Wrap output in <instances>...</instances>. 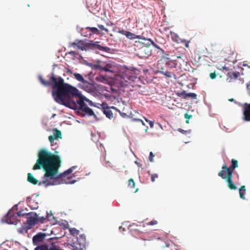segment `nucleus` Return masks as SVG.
<instances>
[{
    "mask_svg": "<svg viewBox=\"0 0 250 250\" xmlns=\"http://www.w3.org/2000/svg\"><path fill=\"white\" fill-rule=\"evenodd\" d=\"M38 78L44 86H52V97L57 103L76 111V113L82 117L86 115L93 116L96 121H100L93 109L88 107L85 102L92 106L95 105V103L83 96L76 87L64 83L61 77L55 75L53 71L49 81L44 80L41 75L38 76Z\"/></svg>",
    "mask_w": 250,
    "mask_h": 250,
    "instance_id": "f257e3e1",
    "label": "nucleus"
},
{
    "mask_svg": "<svg viewBox=\"0 0 250 250\" xmlns=\"http://www.w3.org/2000/svg\"><path fill=\"white\" fill-rule=\"evenodd\" d=\"M58 151H55V154L48 150L43 148L40 150L38 159L33 166V170L43 169L45 173L42 180L39 183V186L44 185L45 188L50 186L57 185V181L64 176L71 174L73 170L71 167L64 172L58 174L59 169L61 166V160L59 156L56 155Z\"/></svg>",
    "mask_w": 250,
    "mask_h": 250,
    "instance_id": "f03ea898",
    "label": "nucleus"
},
{
    "mask_svg": "<svg viewBox=\"0 0 250 250\" xmlns=\"http://www.w3.org/2000/svg\"><path fill=\"white\" fill-rule=\"evenodd\" d=\"M23 210H21L16 213H12V209H9L7 214L2 218L1 222L9 225H16L20 220L17 219V217L26 216L28 213H23Z\"/></svg>",
    "mask_w": 250,
    "mask_h": 250,
    "instance_id": "7ed1b4c3",
    "label": "nucleus"
},
{
    "mask_svg": "<svg viewBox=\"0 0 250 250\" xmlns=\"http://www.w3.org/2000/svg\"><path fill=\"white\" fill-rule=\"evenodd\" d=\"M47 236H49V234H48L47 233H44L42 232L37 233L36 235L33 236L32 238L33 245L34 246H36V247H38L40 246H47L48 247L57 246L55 244L54 242H51L49 244L43 243L45 237Z\"/></svg>",
    "mask_w": 250,
    "mask_h": 250,
    "instance_id": "20e7f679",
    "label": "nucleus"
},
{
    "mask_svg": "<svg viewBox=\"0 0 250 250\" xmlns=\"http://www.w3.org/2000/svg\"><path fill=\"white\" fill-rule=\"evenodd\" d=\"M134 72L133 68L130 69L124 65L121 69L118 76L121 79H123L125 82H134L136 79V77L134 75Z\"/></svg>",
    "mask_w": 250,
    "mask_h": 250,
    "instance_id": "39448f33",
    "label": "nucleus"
},
{
    "mask_svg": "<svg viewBox=\"0 0 250 250\" xmlns=\"http://www.w3.org/2000/svg\"><path fill=\"white\" fill-rule=\"evenodd\" d=\"M26 214L27 217L26 224L28 229H31L38 223L37 214L35 212H30Z\"/></svg>",
    "mask_w": 250,
    "mask_h": 250,
    "instance_id": "423d86ee",
    "label": "nucleus"
},
{
    "mask_svg": "<svg viewBox=\"0 0 250 250\" xmlns=\"http://www.w3.org/2000/svg\"><path fill=\"white\" fill-rule=\"evenodd\" d=\"M85 47L82 48V51L98 50L100 42H94L93 41H89L86 39L85 40Z\"/></svg>",
    "mask_w": 250,
    "mask_h": 250,
    "instance_id": "0eeeda50",
    "label": "nucleus"
},
{
    "mask_svg": "<svg viewBox=\"0 0 250 250\" xmlns=\"http://www.w3.org/2000/svg\"><path fill=\"white\" fill-rule=\"evenodd\" d=\"M242 119L245 122H250V103H244L242 107Z\"/></svg>",
    "mask_w": 250,
    "mask_h": 250,
    "instance_id": "6e6552de",
    "label": "nucleus"
},
{
    "mask_svg": "<svg viewBox=\"0 0 250 250\" xmlns=\"http://www.w3.org/2000/svg\"><path fill=\"white\" fill-rule=\"evenodd\" d=\"M101 109L103 113L106 117L109 119H111L113 118V114L112 111L110 109L109 106L106 102H103L101 104Z\"/></svg>",
    "mask_w": 250,
    "mask_h": 250,
    "instance_id": "1a4fd4ad",
    "label": "nucleus"
},
{
    "mask_svg": "<svg viewBox=\"0 0 250 250\" xmlns=\"http://www.w3.org/2000/svg\"><path fill=\"white\" fill-rule=\"evenodd\" d=\"M86 236L84 234H82L79 235V237L77 238V245H79L78 250H86Z\"/></svg>",
    "mask_w": 250,
    "mask_h": 250,
    "instance_id": "9d476101",
    "label": "nucleus"
},
{
    "mask_svg": "<svg viewBox=\"0 0 250 250\" xmlns=\"http://www.w3.org/2000/svg\"><path fill=\"white\" fill-rule=\"evenodd\" d=\"M140 41H136L135 43H138L144 45L146 48H148L151 44L152 40L150 38H146L141 35V39H139Z\"/></svg>",
    "mask_w": 250,
    "mask_h": 250,
    "instance_id": "9b49d317",
    "label": "nucleus"
},
{
    "mask_svg": "<svg viewBox=\"0 0 250 250\" xmlns=\"http://www.w3.org/2000/svg\"><path fill=\"white\" fill-rule=\"evenodd\" d=\"M178 96L187 99L188 98H191L193 99H197V95L194 93H187L186 91L184 90L178 94Z\"/></svg>",
    "mask_w": 250,
    "mask_h": 250,
    "instance_id": "f8f14e48",
    "label": "nucleus"
},
{
    "mask_svg": "<svg viewBox=\"0 0 250 250\" xmlns=\"http://www.w3.org/2000/svg\"><path fill=\"white\" fill-rule=\"evenodd\" d=\"M77 28H78V26ZM87 30H88V29H86V27L85 28H82L80 30L77 29L78 32L80 33L82 36L90 38L92 35V34L89 31H87Z\"/></svg>",
    "mask_w": 250,
    "mask_h": 250,
    "instance_id": "ddd939ff",
    "label": "nucleus"
},
{
    "mask_svg": "<svg viewBox=\"0 0 250 250\" xmlns=\"http://www.w3.org/2000/svg\"><path fill=\"white\" fill-rule=\"evenodd\" d=\"M27 180L28 182L33 185L38 184L39 185V183L40 182H39L38 180H37L35 178H34L33 175L30 173H28L27 174Z\"/></svg>",
    "mask_w": 250,
    "mask_h": 250,
    "instance_id": "4468645a",
    "label": "nucleus"
},
{
    "mask_svg": "<svg viewBox=\"0 0 250 250\" xmlns=\"http://www.w3.org/2000/svg\"><path fill=\"white\" fill-rule=\"evenodd\" d=\"M85 40H76L75 42L72 43V45H76L78 47V48L81 49L82 50V48L83 47H85Z\"/></svg>",
    "mask_w": 250,
    "mask_h": 250,
    "instance_id": "2eb2a0df",
    "label": "nucleus"
},
{
    "mask_svg": "<svg viewBox=\"0 0 250 250\" xmlns=\"http://www.w3.org/2000/svg\"><path fill=\"white\" fill-rule=\"evenodd\" d=\"M75 78L79 82H81L83 84L87 83V81L85 80L83 76L80 73H73Z\"/></svg>",
    "mask_w": 250,
    "mask_h": 250,
    "instance_id": "dca6fc26",
    "label": "nucleus"
},
{
    "mask_svg": "<svg viewBox=\"0 0 250 250\" xmlns=\"http://www.w3.org/2000/svg\"><path fill=\"white\" fill-rule=\"evenodd\" d=\"M232 178L231 177H228L227 179L228 187L230 189L235 190L237 189V187L233 184Z\"/></svg>",
    "mask_w": 250,
    "mask_h": 250,
    "instance_id": "f3484780",
    "label": "nucleus"
},
{
    "mask_svg": "<svg viewBox=\"0 0 250 250\" xmlns=\"http://www.w3.org/2000/svg\"><path fill=\"white\" fill-rule=\"evenodd\" d=\"M125 37L129 40L141 39V35H136L134 33H132L128 31L127 32Z\"/></svg>",
    "mask_w": 250,
    "mask_h": 250,
    "instance_id": "a211bd4d",
    "label": "nucleus"
},
{
    "mask_svg": "<svg viewBox=\"0 0 250 250\" xmlns=\"http://www.w3.org/2000/svg\"><path fill=\"white\" fill-rule=\"evenodd\" d=\"M163 55H162V58L164 59H166L168 61L166 62V63L167 64H168L169 63V62H172L173 63V64L174 65V67H176V63L175 62V61L171 59L169 56V54H167V53H165L164 52V54H162Z\"/></svg>",
    "mask_w": 250,
    "mask_h": 250,
    "instance_id": "6ab92c4d",
    "label": "nucleus"
},
{
    "mask_svg": "<svg viewBox=\"0 0 250 250\" xmlns=\"http://www.w3.org/2000/svg\"><path fill=\"white\" fill-rule=\"evenodd\" d=\"M158 73L165 75L167 78H171L172 77V76H174L175 78V75L169 71H164L163 70H160L158 72Z\"/></svg>",
    "mask_w": 250,
    "mask_h": 250,
    "instance_id": "aec40b11",
    "label": "nucleus"
},
{
    "mask_svg": "<svg viewBox=\"0 0 250 250\" xmlns=\"http://www.w3.org/2000/svg\"><path fill=\"white\" fill-rule=\"evenodd\" d=\"M239 72H234V71H229L227 73V76L232 79V78H234L235 79H236L238 78V77L239 76Z\"/></svg>",
    "mask_w": 250,
    "mask_h": 250,
    "instance_id": "412c9836",
    "label": "nucleus"
},
{
    "mask_svg": "<svg viewBox=\"0 0 250 250\" xmlns=\"http://www.w3.org/2000/svg\"><path fill=\"white\" fill-rule=\"evenodd\" d=\"M239 193L240 198L243 199H245V195L246 194V187L245 186H242L239 189Z\"/></svg>",
    "mask_w": 250,
    "mask_h": 250,
    "instance_id": "4be33fe9",
    "label": "nucleus"
},
{
    "mask_svg": "<svg viewBox=\"0 0 250 250\" xmlns=\"http://www.w3.org/2000/svg\"><path fill=\"white\" fill-rule=\"evenodd\" d=\"M112 64L110 63H105V65L102 66V71L106 72H112V71L110 70L112 68Z\"/></svg>",
    "mask_w": 250,
    "mask_h": 250,
    "instance_id": "5701e85b",
    "label": "nucleus"
},
{
    "mask_svg": "<svg viewBox=\"0 0 250 250\" xmlns=\"http://www.w3.org/2000/svg\"><path fill=\"white\" fill-rule=\"evenodd\" d=\"M28 229L27 226L22 225L21 228L18 229V232L20 234H25L27 233Z\"/></svg>",
    "mask_w": 250,
    "mask_h": 250,
    "instance_id": "b1692460",
    "label": "nucleus"
},
{
    "mask_svg": "<svg viewBox=\"0 0 250 250\" xmlns=\"http://www.w3.org/2000/svg\"><path fill=\"white\" fill-rule=\"evenodd\" d=\"M95 80L97 82H101L104 83H106L107 81L106 78L103 75H99L97 76L95 78Z\"/></svg>",
    "mask_w": 250,
    "mask_h": 250,
    "instance_id": "393cba45",
    "label": "nucleus"
},
{
    "mask_svg": "<svg viewBox=\"0 0 250 250\" xmlns=\"http://www.w3.org/2000/svg\"><path fill=\"white\" fill-rule=\"evenodd\" d=\"M90 82H88L87 81V83H84L85 84H86V85H91L92 86V87L93 88H94L95 89H97L98 87L99 88L100 87V85L95 83L93 79H91V80H90Z\"/></svg>",
    "mask_w": 250,
    "mask_h": 250,
    "instance_id": "a878e982",
    "label": "nucleus"
},
{
    "mask_svg": "<svg viewBox=\"0 0 250 250\" xmlns=\"http://www.w3.org/2000/svg\"><path fill=\"white\" fill-rule=\"evenodd\" d=\"M98 50L100 51H102L107 53H109L110 52V51L112 50V49L108 47L104 46L100 44H99V45Z\"/></svg>",
    "mask_w": 250,
    "mask_h": 250,
    "instance_id": "bb28decb",
    "label": "nucleus"
},
{
    "mask_svg": "<svg viewBox=\"0 0 250 250\" xmlns=\"http://www.w3.org/2000/svg\"><path fill=\"white\" fill-rule=\"evenodd\" d=\"M86 29H88L93 34L96 35H100V31L96 27H87Z\"/></svg>",
    "mask_w": 250,
    "mask_h": 250,
    "instance_id": "cd10ccee",
    "label": "nucleus"
},
{
    "mask_svg": "<svg viewBox=\"0 0 250 250\" xmlns=\"http://www.w3.org/2000/svg\"><path fill=\"white\" fill-rule=\"evenodd\" d=\"M53 136L55 138V139H57L58 138H62V133L61 132L57 129H55L53 133Z\"/></svg>",
    "mask_w": 250,
    "mask_h": 250,
    "instance_id": "c85d7f7f",
    "label": "nucleus"
},
{
    "mask_svg": "<svg viewBox=\"0 0 250 250\" xmlns=\"http://www.w3.org/2000/svg\"><path fill=\"white\" fill-rule=\"evenodd\" d=\"M234 169H232L230 167L227 168L226 170H225V173L227 174L228 178L231 177L232 178V173Z\"/></svg>",
    "mask_w": 250,
    "mask_h": 250,
    "instance_id": "c756f323",
    "label": "nucleus"
},
{
    "mask_svg": "<svg viewBox=\"0 0 250 250\" xmlns=\"http://www.w3.org/2000/svg\"><path fill=\"white\" fill-rule=\"evenodd\" d=\"M69 230L70 234L73 236L77 235L79 233V230L74 228L69 229Z\"/></svg>",
    "mask_w": 250,
    "mask_h": 250,
    "instance_id": "7c9ffc66",
    "label": "nucleus"
},
{
    "mask_svg": "<svg viewBox=\"0 0 250 250\" xmlns=\"http://www.w3.org/2000/svg\"><path fill=\"white\" fill-rule=\"evenodd\" d=\"M230 167L232 168V169H234L235 168L238 167V162L237 160L234 159H232L231 161V165Z\"/></svg>",
    "mask_w": 250,
    "mask_h": 250,
    "instance_id": "2f4dec72",
    "label": "nucleus"
},
{
    "mask_svg": "<svg viewBox=\"0 0 250 250\" xmlns=\"http://www.w3.org/2000/svg\"><path fill=\"white\" fill-rule=\"evenodd\" d=\"M64 223L62 222L61 223H58V224H59L60 226L62 227L64 229H68L69 227V224L68 222L66 220H64ZM57 224H58V223L56 222L54 223L53 225H55Z\"/></svg>",
    "mask_w": 250,
    "mask_h": 250,
    "instance_id": "473e14b6",
    "label": "nucleus"
},
{
    "mask_svg": "<svg viewBox=\"0 0 250 250\" xmlns=\"http://www.w3.org/2000/svg\"><path fill=\"white\" fill-rule=\"evenodd\" d=\"M218 176L222 177L224 179H227L228 176L227 174L225 173V170H222L218 173Z\"/></svg>",
    "mask_w": 250,
    "mask_h": 250,
    "instance_id": "72a5a7b5",
    "label": "nucleus"
},
{
    "mask_svg": "<svg viewBox=\"0 0 250 250\" xmlns=\"http://www.w3.org/2000/svg\"><path fill=\"white\" fill-rule=\"evenodd\" d=\"M151 42L152 43L151 45L154 46L155 48L159 49L161 54H164V50L162 49L159 45L156 44L153 41Z\"/></svg>",
    "mask_w": 250,
    "mask_h": 250,
    "instance_id": "f704fd0d",
    "label": "nucleus"
},
{
    "mask_svg": "<svg viewBox=\"0 0 250 250\" xmlns=\"http://www.w3.org/2000/svg\"><path fill=\"white\" fill-rule=\"evenodd\" d=\"M178 131L183 134H190L191 133V130L190 129H188V130H185L182 128H178Z\"/></svg>",
    "mask_w": 250,
    "mask_h": 250,
    "instance_id": "c9c22d12",
    "label": "nucleus"
},
{
    "mask_svg": "<svg viewBox=\"0 0 250 250\" xmlns=\"http://www.w3.org/2000/svg\"><path fill=\"white\" fill-rule=\"evenodd\" d=\"M46 219V217L44 216L39 217L37 215V220L38 222H40L41 223H43L45 220Z\"/></svg>",
    "mask_w": 250,
    "mask_h": 250,
    "instance_id": "e433bc0d",
    "label": "nucleus"
},
{
    "mask_svg": "<svg viewBox=\"0 0 250 250\" xmlns=\"http://www.w3.org/2000/svg\"><path fill=\"white\" fill-rule=\"evenodd\" d=\"M102 65L98 64L96 63L94 64L93 70H99L101 71H102Z\"/></svg>",
    "mask_w": 250,
    "mask_h": 250,
    "instance_id": "4c0bfd02",
    "label": "nucleus"
},
{
    "mask_svg": "<svg viewBox=\"0 0 250 250\" xmlns=\"http://www.w3.org/2000/svg\"><path fill=\"white\" fill-rule=\"evenodd\" d=\"M76 181H77L76 180H73L69 181H65L64 183L61 182V183H58L57 184H60L64 183V184H66V185H68V184L72 185V184H74V183H75L76 182Z\"/></svg>",
    "mask_w": 250,
    "mask_h": 250,
    "instance_id": "58836bf2",
    "label": "nucleus"
},
{
    "mask_svg": "<svg viewBox=\"0 0 250 250\" xmlns=\"http://www.w3.org/2000/svg\"><path fill=\"white\" fill-rule=\"evenodd\" d=\"M184 117L186 119H187V120L186 121V123H189L188 120H189L190 119H191L192 118V116L191 115H189L188 113H186L184 115Z\"/></svg>",
    "mask_w": 250,
    "mask_h": 250,
    "instance_id": "ea45409f",
    "label": "nucleus"
},
{
    "mask_svg": "<svg viewBox=\"0 0 250 250\" xmlns=\"http://www.w3.org/2000/svg\"><path fill=\"white\" fill-rule=\"evenodd\" d=\"M97 26L100 29V30H103V31H105L106 32H108V30L107 28H105V27L103 25L98 24Z\"/></svg>",
    "mask_w": 250,
    "mask_h": 250,
    "instance_id": "a19ab883",
    "label": "nucleus"
},
{
    "mask_svg": "<svg viewBox=\"0 0 250 250\" xmlns=\"http://www.w3.org/2000/svg\"><path fill=\"white\" fill-rule=\"evenodd\" d=\"M154 157V155L152 151L150 152L149 155L148 157L149 161L151 162H153V157Z\"/></svg>",
    "mask_w": 250,
    "mask_h": 250,
    "instance_id": "79ce46f5",
    "label": "nucleus"
},
{
    "mask_svg": "<svg viewBox=\"0 0 250 250\" xmlns=\"http://www.w3.org/2000/svg\"><path fill=\"white\" fill-rule=\"evenodd\" d=\"M64 235H62V236H56V237H50L49 238H48L47 240L50 241V243H51V242H52V241L54 240H57L58 239V238H61L62 237V236H63Z\"/></svg>",
    "mask_w": 250,
    "mask_h": 250,
    "instance_id": "37998d69",
    "label": "nucleus"
},
{
    "mask_svg": "<svg viewBox=\"0 0 250 250\" xmlns=\"http://www.w3.org/2000/svg\"><path fill=\"white\" fill-rule=\"evenodd\" d=\"M51 149L52 150H55L58 147L57 143L55 142H53L52 144H51Z\"/></svg>",
    "mask_w": 250,
    "mask_h": 250,
    "instance_id": "c03bdc74",
    "label": "nucleus"
},
{
    "mask_svg": "<svg viewBox=\"0 0 250 250\" xmlns=\"http://www.w3.org/2000/svg\"><path fill=\"white\" fill-rule=\"evenodd\" d=\"M128 185L132 188H134L135 186V183L132 179H130L128 181Z\"/></svg>",
    "mask_w": 250,
    "mask_h": 250,
    "instance_id": "a18cd8bd",
    "label": "nucleus"
},
{
    "mask_svg": "<svg viewBox=\"0 0 250 250\" xmlns=\"http://www.w3.org/2000/svg\"><path fill=\"white\" fill-rule=\"evenodd\" d=\"M158 177V175L157 174H152L151 175V180L152 182L155 181V179L156 178Z\"/></svg>",
    "mask_w": 250,
    "mask_h": 250,
    "instance_id": "49530a36",
    "label": "nucleus"
},
{
    "mask_svg": "<svg viewBox=\"0 0 250 250\" xmlns=\"http://www.w3.org/2000/svg\"><path fill=\"white\" fill-rule=\"evenodd\" d=\"M204 104L206 106H207V107H208L209 112H211V104L207 103L206 101H204Z\"/></svg>",
    "mask_w": 250,
    "mask_h": 250,
    "instance_id": "de8ad7c7",
    "label": "nucleus"
},
{
    "mask_svg": "<svg viewBox=\"0 0 250 250\" xmlns=\"http://www.w3.org/2000/svg\"><path fill=\"white\" fill-rule=\"evenodd\" d=\"M48 139L50 144H52L53 142H55V140H56L55 138L53 135L49 136L48 137Z\"/></svg>",
    "mask_w": 250,
    "mask_h": 250,
    "instance_id": "09e8293b",
    "label": "nucleus"
},
{
    "mask_svg": "<svg viewBox=\"0 0 250 250\" xmlns=\"http://www.w3.org/2000/svg\"><path fill=\"white\" fill-rule=\"evenodd\" d=\"M10 209H12V213H15L14 211L18 209V204L14 205Z\"/></svg>",
    "mask_w": 250,
    "mask_h": 250,
    "instance_id": "8fccbe9b",
    "label": "nucleus"
},
{
    "mask_svg": "<svg viewBox=\"0 0 250 250\" xmlns=\"http://www.w3.org/2000/svg\"><path fill=\"white\" fill-rule=\"evenodd\" d=\"M128 31H125L123 29H119L118 32L122 35H125L126 36V33Z\"/></svg>",
    "mask_w": 250,
    "mask_h": 250,
    "instance_id": "3c124183",
    "label": "nucleus"
},
{
    "mask_svg": "<svg viewBox=\"0 0 250 250\" xmlns=\"http://www.w3.org/2000/svg\"><path fill=\"white\" fill-rule=\"evenodd\" d=\"M137 225H135V224H132V225H130L129 227H128V229H129L130 230H137V229L136 228H134V227H137Z\"/></svg>",
    "mask_w": 250,
    "mask_h": 250,
    "instance_id": "603ef678",
    "label": "nucleus"
},
{
    "mask_svg": "<svg viewBox=\"0 0 250 250\" xmlns=\"http://www.w3.org/2000/svg\"><path fill=\"white\" fill-rule=\"evenodd\" d=\"M94 64H93L92 63H90V62H85V65H87V66H88L90 67H91L92 69L93 70V68H94Z\"/></svg>",
    "mask_w": 250,
    "mask_h": 250,
    "instance_id": "864d4df0",
    "label": "nucleus"
},
{
    "mask_svg": "<svg viewBox=\"0 0 250 250\" xmlns=\"http://www.w3.org/2000/svg\"><path fill=\"white\" fill-rule=\"evenodd\" d=\"M118 113L120 114V115L123 118H125V117H128V115H127L125 113L122 112L120 110V112H118Z\"/></svg>",
    "mask_w": 250,
    "mask_h": 250,
    "instance_id": "5fc2aeb1",
    "label": "nucleus"
},
{
    "mask_svg": "<svg viewBox=\"0 0 250 250\" xmlns=\"http://www.w3.org/2000/svg\"><path fill=\"white\" fill-rule=\"evenodd\" d=\"M82 84L83 88L84 90H90V89L89 88V85H86V84H83L82 83Z\"/></svg>",
    "mask_w": 250,
    "mask_h": 250,
    "instance_id": "6e6d98bb",
    "label": "nucleus"
},
{
    "mask_svg": "<svg viewBox=\"0 0 250 250\" xmlns=\"http://www.w3.org/2000/svg\"><path fill=\"white\" fill-rule=\"evenodd\" d=\"M88 77L89 80L93 79L94 77V74L93 73V72L92 71L88 73Z\"/></svg>",
    "mask_w": 250,
    "mask_h": 250,
    "instance_id": "4d7b16f0",
    "label": "nucleus"
},
{
    "mask_svg": "<svg viewBox=\"0 0 250 250\" xmlns=\"http://www.w3.org/2000/svg\"><path fill=\"white\" fill-rule=\"evenodd\" d=\"M209 76L211 79H214L216 77V74L215 73H211Z\"/></svg>",
    "mask_w": 250,
    "mask_h": 250,
    "instance_id": "13d9d810",
    "label": "nucleus"
},
{
    "mask_svg": "<svg viewBox=\"0 0 250 250\" xmlns=\"http://www.w3.org/2000/svg\"><path fill=\"white\" fill-rule=\"evenodd\" d=\"M157 223H158V222H157V221H156V220H152V221H150L148 223V224L149 225L152 226V225H156Z\"/></svg>",
    "mask_w": 250,
    "mask_h": 250,
    "instance_id": "bf43d9fd",
    "label": "nucleus"
},
{
    "mask_svg": "<svg viewBox=\"0 0 250 250\" xmlns=\"http://www.w3.org/2000/svg\"><path fill=\"white\" fill-rule=\"evenodd\" d=\"M53 216V214L51 212H50V213H49L47 211H46V218L48 219V220H49V218L50 217V216Z\"/></svg>",
    "mask_w": 250,
    "mask_h": 250,
    "instance_id": "052dcab7",
    "label": "nucleus"
},
{
    "mask_svg": "<svg viewBox=\"0 0 250 250\" xmlns=\"http://www.w3.org/2000/svg\"><path fill=\"white\" fill-rule=\"evenodd\" d=\"M132 120H133V121H138V122H141L143 125H145V124H144V123L143 122V121L141 119H138V118H133V119H132Z\"/></svg>",
    "mask_w": 250,
    "mask_h": 250,
    "instance_id": "680f3d73",
    "label": "nucleus"
},
{
    "mask_svg": "<svg viewBox=\"0 0 250 250\" xmlns=\"http://www.w3.org/2000/svg\"><path fill=\"white\" fill-rule=\"evenodd\" d=\"M154 122L153 121H150L148 122L150 128H153L154 126Z\"/></svg>",
    "mask_w": 250,
    "mask_h": 250,
    "instance_id": "e2e57ef3",
    "label": "nucleus"
},
{
    "mask_svg": "<svg viewBox=\"0 0 250 250\" xmlns=\"http://www.w3.org/2000/svg\"><path fill=\"white\" fill-rule=\"evenodd\" d=\"M144 51H146V54L148 55V56H149V55H150L151 54V51L149 50V49H147V51H146V49H144Z\"/></svg>",
    "mask_w": 250,
    "mask_h": 250,
    "instance_id": "0e129e2a",
    "label": "nucleus"
},
{
    "mask_svg": "<svg viewBox=\"0 0 250 250\" xmlns=\"http://www.w3.org/2000/svg\"><path fill=\"white\" fill-rule=\"evenodd\" d=\"M144 51H146V54L148 55V56H149V55H150L151 54V51L149 50V49H147V51H146V49H144Z\"/></svg>",
    "mask_w": 250,
    "mask_h": 250,
    "instance_id": "69168bd1",
    "label": "nucleus"
},
{
    "mask_svg": "<svg viewBox=\"0 0 250 250\" xmlns=\"http://www.w3.org/2000/svg\"><path fill=\"white\" fill-rule=\"evenodd\" d=\"M144 51H146V54L148 55V56H149V55H150L151 54V51L149 50V49H147V51H146V49H144Z\"/></svg>",
    "mask_w": 250,
    "mask_h": 250,
    "instance_id": "338daca9",
    "label": "nucleus"
},
{
    "mask_svg": "<svg viewBox=\"0 0 250 250\" xmlns=\"http://www.w3.org/2000/svg\"><path fill=\"white\" fill-rule=\"evenodd\" d=\"M95 105L94 106V107H96L98 108H99V109H101V104H99V103H96L95 104Z\"/></svg>",
    "mask_w": 250,
    "mask_h": 250,
    "instance_id": "774afa93",
    "label": "nucleus"
}]
</instances>
